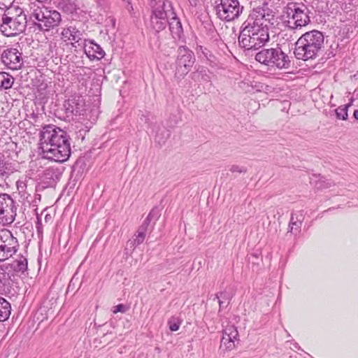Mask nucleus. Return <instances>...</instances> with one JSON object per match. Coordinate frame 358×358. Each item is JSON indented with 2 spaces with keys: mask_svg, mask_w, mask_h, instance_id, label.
<instances>
[{
  "mask_svg": "<svg viewBox=\"0 0 358 358\" xmlns=\"http://www.w3.org/2000/svg\"><path fill=\"white\" fill-rule=\"evenodd\" d=\"M324 43L322 32L313 30L303 34L295 43L294 55L297 59L307 61L316 58Z\"/></svg>",
  "mask_w": 358,
  "mask_h": 358,
  "instance_id": "2",
  "label": "nucleus"
},
{
  "mask_svg": "<svg viewBox=\"0 0 358 358\" xmlns=\"http://www.w3.org/2000/svg\"><path fill=\"white\" fill-rule=\"evenodd\" d=\"M32 16L38 21H45V22H60L61 15L57 10H48L43 7L34 10Z\"/></svg>",
  "mask_w": 358,
  "mask_h": 358,
  "instance_id": "13",
  "label": "nucleus"
},
{
  "mask_svg": "<svg viewBox=\"0 0 358 358\" xmlns=\"http://www.w3.org/2000/svg\"><path fill=\"white\" fill-rule=\"evenodd\" d=\"M59 7L67 14H73L78 9L76 0H61Z\"/></svg>",
  "mask_w": 358,
  "mask_h": 358,
  "instance_id": "23",
  "label": "nucleus"
},
{
  "mask_svg": "<svg viewBox=\"0 0 358 358\" xmlns=\"http://www.w3.org/2000/svg\"><path fill=\"white\" fill-rule=\"evenodd\" d=\"M221 346H225V348L228 350H231L235 346L234 341L229 336V334L227 333L226 328L223 330Z\"/></svg>",
  "mask_w": 358,
  "mask_h": 358,
  "instance_id": "27",
  "label": "nucleus"
},
{
  "mask_svg": "<svg viewBox=\"0 0 358 358\" xmlns=\"http://www.w3.org/2000/svg\"><path fill=\"white\" fill-rule=\"evenodd\" d=\"M160 215V210L157 207H155L150 210L148 215L147 216V218L149 219L150 221H152V220H155L156 221L159 219Z\"/></svg>",
  "mask_w": 358,
  "mask_h": 358,
  "instance_id": "34",
  "label": "nucleus"
},
{
  "mask_svg": "<svg viewBox=\"0 0 358 358\" xmlns=\"http://www.w3.org/2000/svg\"><path fill=\"white\" fill-rule=\"evenodd\" d=\"M229 170L232 173L237 172V173H244L247 171L246 168H245L243 166H239L237 165H232Z\"/></svg>",
  "mask_w": 358,
  "mask_h": 358,
  "instance_id": "39",
  "label": "nucleus"
},
{
  "mask_svg": "<svg viewBox=\"0 0 358 358\" xmlns=\"http://www.w3.org/2000/svg\"><path fill=\"white\" fill-rule=\"evenodd\" d=\"M275 13L273 10L270 9L267 6L263 7H258L252 10L250 13L248 19L253 20V22L264 20L268 22L274 20Z\"/></svg>",
  "mask_w": 358,
  "mask_h": 358,
  "instance_id": "15",
  "label": "nucleus"
},
{
  "mask_svg": "<svg viewBox=\"0 0 358 358\" xmlns=\"http://www.w3.org/2000/svg\"><path fill=\"white\" fill-rule=\"evenodd\" d=\"M227 333L229 334V336L231 337V338L234 340L237 339V337L238 336V332L237 331V329L234 325H228L226 327Z\"/></svg>",
  "mask_w": 358,
  "mask_h": 358,
  "instance_id": "35",
  "label": "nucleus"
},
{
  "mask_svg": "<svg viewBox=\"0 0 358 358\" xmlns=\"http://www.w3.org/2000/svg\"><path fill=\"white\" fill-rule=\"evenodd\" d=\"M169 137V134H167V136L166 137L164 136H160L157 132H156V134H155V141L159 143V144H162V143H164L166 140L167 139V138Z\"/></svg>",
  "mask_w": 358,
  "mask_h": 358,
  "instance_id": "41",
  "label": "nucleus"
},
{
  "mask_svg": "<svg viewBox=\"0 0 358 358\" xmlns=\"http://www.w3.org/2000/svg\"><path fill=\"white\" fill-rule=\"evenodd\" d=\"M17 207L12 197L8 194H0V218L6 223H12L16 217Z\"/></svg>",
  "mask_w": 358,
  "mask_h": 358,
  "instance_id": "10",
  "label": "nucleus"
},
{
  "mask_svg": "<svg viewBox=\"0 0 358 358\" xmlns=\"http://www.w3.org/2000/svg\"><path fill=\"white\" fill-rule=\"evenodd\" d=\"M9 26L8 23L6 24H1L0 29L2 34L6 36H16L18 33L17 31H8L7 29V27Z\"/></svg>",
  "mask_w": 358,
  "mask_h": 358,
  "instance_id": "37",
  "label": "nucleus"
},
{
  "mask_svg": "<svg viewBox=\"0 0 358 358\" xmlns=\"http://www.w3.org/2000/svg\"><path fill=\"white\" fill-rule=\"evenodd\" d=\"M8 266L6 265L0 266V285L3 287L8 286L10 284V276L6 270Z\"/></svg>",
  "mask_w": 358,
  "mask_h": 358,
  "instance_id": "26",
  "label": "nucleus"
},
{
  "mask_svg": "<svg viewBox=\"0 0 358 358\" xmlns=\"http://www.w3.org/2000/svg\"><path fill=\"white\" fill-rule=\"evenodd\" d=\"M350 106L351 104L349 103L338 107L335 110L336 117L339 120H346L348 116V109Z\"/></svg>",
  "mask_w": 358,
  "mask_h": 358,
  "instance_id": "29",
  "label": "nucleus"
},
{
  "mask_svg": "<svg viewBox=\"0 0 358 358\" xmlns=\"http://www.w3.org/2000/svg\"><path fill=\"white\" fill-rule=\"evenodd\" d=\"M34 27V31H49L50 28L52 26V24H33Z\"/></svg>",
  "mask_w": 358,
  "mask_h": 358,
  "instance_id": "36",
  "label": "nucleus"
},
{
  "mask_svg": "<svg viewBox=\"0 0 358 358\" xmlns=\"http://www.w3.org/2000/svg\"><path fill=\"white\" fill-rule=\"evenodd\" d=\"M258 62L272 68L287 69L291 61L289 56L277 45L275 48H263L255 55Z\"/></svg>",
  "mask_w": 358,
  "mask_h": 358,
  "instance_id": "4",
  "label": "nucleus"
},
{
  "mask_svg": "<svg viewBox=\"0 0 358 358\" xmlns=\"http://www.w3.org/2000/svg\"><path fill=\"white\" fill-rule=\"evenodd\" d=\"M357 20H358V14H357Z\"/></svg>",
  "mask_w": 358,
  "mask_h": 358,
  "instance_id": "52",
  "label": "nucleus"
},
{
  "mask_svg": "<svg viewBox=\"0 0 358 358\" xmlns=\"http://www.w3.org/2000/svg\"><path fill=\"white\" fill-rule=\"evenodd\" d=\"M11 311L10 303L3 297H0V322L6 320Z\"/></svg>",
  "mask_w": 358,
  "mask_h": 358,
  "instance_id": "22",
  "label": "nucleus"
},
{
  "mask_svg": "<svg viewBox=\"0 0 358 358\" xmlns=\"http://www.w3.org/2000/svg\"><path fill=\"white\" fill-rule=\"evenodd\" d=\"M148 231V229L146 228H145L143 226L141 225L139 227H138V229L137 231V233L138 232H142L143 234H145L146 231Z\"/></svg>",
  "mask_w": 358,
  "mask_h": 358,
  "instance_id": "45",
  "label": "nucleus"
},
{
  "mask_svg": "<svg viewBox=\"0 0 358 358\" xmlns=\"http://www.w3.org/2000/svg\"><path fill=\"white\" fill-rule=\"evenodd\" d=\"M14 79L12 76L6 72H0V88L8 90L12 87Z\"/></svg>",
  "mask_w": 358,
  "mask_h": 358,
  "instance_id": "25",
  "label": "nucleus"
},
{
  "mask_svg": "<svg viewBox=\"0 0 358 358\" xmlns=\"http://www.w3.org/2000/svg\"><path fill=\"white\" fill-rule=\"evenodd\" d=\"M50 218H51V217H50V215H46L45 217V220L46 222H48V220L49 219H50Z\"/></svg>",
  "mask_w": 358,
  "mask_h": 358,
  "instance_id": "49",
  "label": "nucleus"
},
{
  "mask_svg": "<svg viewBox=\"0 0 358 358\" xmlns=\"http://www.w3.org/2000/svg\"><path fill=\"white\" fill-rule=\"evenodd\" d=\"M263 24H248L240 32L238 43L245 50H256L269 40L268 29Z\"/></svg>",
  "mask_w": 358,
  "mask_h": 358,
  "instance_id": "3",
  "label": "nucleus"
},
{
  "mask_svg": "<svg viewBox=\"0 0 358 358\" xmlns=\"http://www.w3.org/2000/svg\"><path fill=\"white\" fill-rule=\"evenodd\" d=\"M303 220L304 215L303 211L292 213L289 224V231L293 234L299 232Z\"/></svg>",
  "mask_w": 358,
  "mask_h": 358,
  "instance_id": "17",
  "label": "nucleus"
},
{
  "mask_svg": "<svg viewBox=\"0 0 358 358\" xmlns=\"http://www.w3.org/2000/svg\"><path fill=\"white\" fill-rule=\"evenodd\" d=\"M232 299V295L227 291L224 290L215 294L214 300L217 299L219 303V313L222 309L227 307Z\"/></svg>",
  "mask_w": 358,
  "mask_h": 358,
  "instance_id": "19",
  "label": "nucleus"
},
{
  "mask_svg": "<svg viewBox=\"0 0 358 358\" xmlns=\"http://www.w3.org/2000/svg\"><path fill=\"white\" fill-rule=\"evenodd\" d=\"M71 138L67 132L53 124L45 125L40 132V149L44 159L64 162L71 155Z\"/></svg>",
  "mask_w": 358,
  "mask_h": 358,
  "instance_id": "1",
  "label": "nucleus"
},
{
  "mask_svg": "<svg viewBox=\"0 0 358 358\" xmlns=\"http://www.w3.org/2000/svg\"><path fill=\"white\" fill-rule=\"evenodd\" d=\"M216 3L217 15L220 20L227 22L237 18L243 9L238 0H217Z\"/></svg>",
  "mask_w": 358,
  "mask_h": 358,
  "instance_id": "5",
  "label": "nucleus"
},
{
  "mask_svg": "<svg viewBox=\"0 0 358 358\" xmlns=\"http://www.w3.org/2000/svg\"><path fill=\"white\" fill-rule=\"evenodd\" d=\"M62 176V173L57 168L49 167L45 169L41 178L40 185L43 189L54 187Z\"/></svg>",
  "mask_w": 358,
  "mask_h": 358,
  "instance_id": "12",
  "label": "nucleus"
},
{
  "mask_svg": "<svg viewBox=\"0 0 358 358\" xmlns=\"http://www.w3.org/2000/svg\"><path fill=\"white\" fill-rule=\"evenodd\" d=\"M19 26H22V29H20V30L22 31V29H25V27H26V24H21V23H19L18 24Z\"/></svg>",
  "mask_w": 358,
  "mask_h": 358,
  "instance_id": "48",
  "label": "nucleus"
},
{
  "mask_svg": "<svg viewBox=\"0 0 358 358\" xmlns=\"http://www.w3.org/2000/svg\"><path fill=\"white\" fill-rule=\"evenodd\" d=\"M169 30L174 39L185 42V36L184 35L182 24H169Z\"/></svg>",
  "mask_w": 358,
  "mask_h": 358,
  "instance_id": "21",
  "label": "nucleus"
},
{
  "mask_svg": "<svg viewBox=\"0 0 358 358\" xmlns=\"http://www.w3.org/2000/svg\"><path fill=\"white\" fill-rule=\"evenodd\" d=\"M67 117L80 115L84 109L83 99L80 97H73L66 100L63 105Z\"/></svg>",
  "mask_w": 358,
  "mask_h": 358,
  "instance_id": "14",
  "label": "nucleus"
},
{
  "mask_svg": "<svg viewBox=\"0 0 358 358\" xmlns=\"http://www.w3.org/2000/svg\"><path fill=\"white\" fill-rule=\"evenodd\" d=\"M307 24H301V23H299V24H294V26H289L290 28L292 29H294V28H296L298 26H300L301 27L302 25L305 26Z\"/></svg>",
  "mask_w": 358,
  "mask_h": 358,
  "instance_id": "46",
  "label": "nucleus"
},
{
  "mask_svg": "<svg viewBox=\"0 0 358 358\" xmlns=\"http://www.w3.org/2000/svg\"><path fill=\"white\" fill-rule=\"evenodd\" d=\"M152 120L153 115L150 113L145 112L141 115L138 120V124L145 129H151V132L154 133L157 123H154Z\"/></svg>",
  "mask_w": 358,
  "mask_h": 358,
  "instance_id": "18",
  "label": "nucleus"
},
{
  "mask_svg": "<svg viewBox=\"0 0 358 358\" xmlns=\"http://www.w3.org/2000/svg\"><path fill=\"white\" fill-rule=\"evenodd\" d=\"M150 6L152 8V15L155 20H166L170 22L171 20H178L171 3L164 0H150Z\"/></svg>",
  "mask_w": 358,
  "mask_h": 358,
  "instance_id": "9",
  "label": "nucleus"
},
{
  "mask_svg": "<svg viewBox=\"0 0 358 358\" xmlns=\"http://www.w3.org/2000/svg\"><path fill=\"white\" fill-rule=\"evenodd\" d=\"M36 229L38 234L42 233V223L41 220L37 215V222H36Z\"/></svg>",
  "mask_w": 358,
  "mask_h": 358,
  "instance_id": "42",
  "label": "nucleus"
},
{
  "mask_svg": "<svg viewBox=\"0 0 358 358\" xmlns=\"http://www.w3.org/2000/svg\"><path fill=\"white\" fill-rule=\"evenodd\" d=\"M194 62V52L185 45L180 46L178 50L175 76L178 79L182 78L190 71Z\"/></svg>",
  "mask_w": 358,
  "mask_h": 358,
  "instance_id": "6",
  "label": "nucleus"
},
{
  "mask_svg": "<svg viewBox=\"0 0 358 358\" xmlns=\"http://www.w3.org/2000/svg\"><path fill=\"white\" fill-rule=\"evenodd\" d=\"M18 248V241L10 231L6 229L0 230V262L15 255Z\"/></svg>",
  "mask_w": 358,
  "mask_h": 358,
  "instance_id": "7",
  "label": "nucleus"
},
{
  "mask_svg": "<svg viewBox=\"0 0 358 358\" xmlns=\"http://www.w3.org/2000/svg\"><path fill=\"white\" fill-rule=\"evenodd\" d=\"M353 116L356 120H358V110L354 111Z\"/></svg>",
  "mask_w": 358,
  "mask_h": 358,
  "instance_id": "47",
  "label": "nucleus"
},
{
  "mask_svg": "<svg viewBox=\"0 0 358 358\" xmlns=\"http://www.w3.org/2000/svg\"><path fill=\"white\" fill-rule=\"evenodd\" d=\"M127 308L123 304H118L113 307V313H125L127 311Z\"/></svg>",
  "mask_w": 358,
  "mask_h": 358,
  "instance_id": "40",
  "label": "nucleus"
},
{
  "mask_svg": "<svg viewBox=\"0 0 358 358\" xmlns=\"http://www.w3.org/2000/svg\"><path fill=\"white\" fill-rule=\"evenodd\" d=\"M182 322V320L179 317L173 315L169 319L167 324L171 331H176L179 329Z\"/></svg>",
  "mask_w": 358,
  "mask_h": 358,
  "instance_id": "28",
  "label": "nucleus"
},
{
  "mask_svg": "<svg viewBox=\"0 0 358 358\" xmlns=\"http://www.w3.org/2000/svg\"><path fill=\"white\" fill-rule=\"evenodd\" d=\"M22 10L14 6H11L10 8H8V9L5 11L2 17V22H11V21H15L17 20V17L20 16L22 13Z\"/></svg>",
  "mask_w": 358,
  "mask_h": 358,
  "instance_id": "20",
  "label": "nucleus"
},
{
  "mask_svg": "<svg viewBox=\"0 0 358 358\" xmlns=\"http://www.w3.org/2000/svg\"><path fill=\"white\" fill-rule=\"evenodd\" d=\"M150 220L148 219L147 217L145 219V220L142 223V226H143L145 228H146L148 230V227L150 224Z\"/></svg>",
  "mask_w": 358,
  "mask_h": 358,
  "instance_id": "43",
  "label": "nucleus"
},
{
  "mask_svg": "<svg viewBox=\"0 0 358 358\" xmlns=\"http://www.w3.org/2000/svg\"><path fill=\"white\" fill-rule=\"evenodd\" d=\"M331 186V184L330 183H328L327 185H325L324 187H330Z\"/></svg>",
  "mask_w": 358,
  "mask_h": 358,
  "instance_id": "51",
  "label": "nucleus"
},
{
  "mask_svg": "<svg viewBox=\"0 0 358 358\" xmlns=\"http://www.w3.org/2000/svg\"><path fill=\"white\" fill-rule=\"evenodd\" d=\"M84 50L91 60H99L105 55V52L101 46L93 41H89L88 43H85Z\"/></svg>",
  "mask_w": 358,
  "mask_h": 358,
  "instance_id": "16",
  "label": "nucleus"
},
{
  "mask_svg": "<svg viewBox=\"0 0 358 358\" xmlns=\"http://www.w3.org/2000/svg\"><path fill=\"white\" fill-rule=\"evenodd\" d=\"M145 238V234H143L142 232H138L135 235V238L133 240H130L127 242V246H129L133 250L141 244Z\"/></svg>",
  "mask_w": 358,
  "mask_h": 358,
  "instance_id": "32",
  "label": "nucleus"
},
{
  "mask_svg": "<svg viewBox=\"0 0 358 358\" xmlns=\"http://www.w3.org/2000/svg\"><path fill=\"white\" fill-rule=\"evenodd\" d=\"M1 6H4L5 7H6V5L4 3H3V2L1 1V0H0V7H1Z\"/></svg>",
  "mask_w": 358,
  "mask_h": 358,
  "instance_id": "50",
  "label": "nucleus"
},
{
  "mask_svg": "<svg viewBox=\"0 0 358 358\" xmlns=\"http://www.w3.org/2000/svg\"><path fill=\"white\" fill-rule=\"evenodd\" d=\"M1 169L2 173H1L0 178H2L4 177H8L9 175L13 173L15 171V169L12 163L8 162H4L3 160L2 162Z\"/></svg>",
  "mask_w": 358,
  "mask_h": 358,
  "instance_id": "30",
  "label": "nucleus"
},
{
  "mask_svg": "<svg viewBox=\"0 0 358 358\" xmlns=\"http://www.w3.org/2000/svg\"><path fill=\"white\" fill-rule=\"evenodd\" d=\"M83 34L80 31L77 29L75 27L72 28V34L71 36V41L75 43H78L82 39Z\"/></svg>",
  "mask_w": 358,
  "mask_h": 358,
  "instance_id": "33",
  "label": "nucleus"
},
{
  "mask_svg": "<svg viewBox=\"0 0 358 358\" xmlns=\"http://www.w3.org/2000/svg\"><path fill=\"white\" fill-rule=\"evenodd\" d=\"M10 266L14 271L24 273L27 269V259L21 256L19 259L13 261Z\"/></svg>",
  "mask_w": 358,
  "mask_h": 358,
  "instance_id": "24",
  "label": "nucleus"
},
{
  "mask_svg": "<svg viewBox=\"0 0 358 358\" xmlns=\"http://www.w3.org/2000/svg\"><path fill=\"white\" fill-rule=\"evenodd\" d=\"M196 51L197 55H199V56L202 55L207 60L211 62H213V59L215 58L214 55L206 47H203L202 45H198L196 48Z\"/></svg>",
  "mask_w": 358,
  "mask_h": 358,
  "instance_id": "31",
  "label": "nucleus"
},
{
  "mask_svg": "<svg viewBox=\"0 0 358 358\" xmlns=\"http://www.w3.org/2000/svg\"><path fill=\"white\" fill-rule=\"evenodd\" d=\"M3 64L11 70H18L23 65L22 53L16 48H10L3 50L1 57Z\"/></svg>",
  "mask_w": 358,
  "mask_h": 358,
  "instance_id": "11",
  "label": "nucleus"
},
{
  "mask_svg": "<svg viewBox=\"0 0 358 358\" xmlns=\"http://www.w3.org/2000/svg\"><path fill=\"white\" fill-rule=\"evenodd\" d=\"M123 1H125L127 3V9L129 10V11H131L133 10V7L131 4V1L130 0H122Z\"/></svg>",
  "mask_w": 358,
  "mask_h": 358,
  "instance_id": "44",
  "label": "nucleus"
},
{
  "mask_svg": "<svg viewBox=\"0 0 358 358\" xmlns=\"http://www.w3.org/2000/svg\"><path fill=\"white\" fill-rule=\"evenodd\" d=\"M284 15H286L288 20H285L282 22H289L292 19L294 22H310L309 9L301 3L289 2L283 10Z\"/></svg>",
  "mask_w": 358,
  "mask_h": 358,
  "instance_id": "8",
  "label": "nucleus"
},
{
  "mask_svg": "<svg viewBox=\"0 0 358 358\" xmlns=\"http://www.w3.org/2000/svg\"><path fill=\"white\" fill-rule=\"evenodd\" d=\"M72 28L73 27H69L68 28L64 29L62 32V38L64 41H71V36L72 34Z\"/></svg>",
  "mask_w": 358,
  "mask_h": 358,
  "instance_id": "38",
  "label": "nucleus"
}]
</instances>
